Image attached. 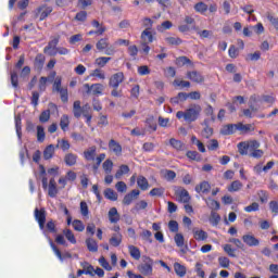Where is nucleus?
Returning <instances> with one entry per match:
<instances>
[{
	"label": "nucleus",
	"instance_id": "1",
	"mask_svg": "<svg viewBox=\"0 0 278 278\" xmlns=\"http://www.w3.org/2000/svg\"><path fill=\"white\" fill-rule=\"evenodd\" d=\"M201 105L199 104H192L189 109H187L185 112L184 111H178L176 113V118L181 121L184 118L187 121V123H194L197 118H199V114H201Z\"/></svg>",
	"mask_w": 278,
	"mask_h": 278
},
{
	"label": "nucleus",
	"instance_id": "2",
	"mask_svg": "<svg viewBox=\"0 0 278 278\" xmlns=\"http://www.w3.org/2000/svg\"><path fill=\"white\" fill-rule=\"evenodd\" d=\"M137 268L146 277L153 275V260L149 256H143V264H140Z\"/></svg>",
	"mask_w": 278,
	"mask_h": 278
},
{
	"label": "nucleus",
	"instance_id": "3",
	"mask_svg": "<svg viewBox=\"0 0 278 278\" xmlns=\"http://www.w3.org/2000/svg\"><path fill=\"white\" fill-rule=\"evenodd\" d=\"M35 220H37L41 231L45 229V223H47V211L45 208H35Z\"/></svg>",
	"mask_w": 278,
	"mask_h": 278
},
{
	"label": "nucleus",
	"instance_id": "4",
	"mask_svg": "<svg viewBox=\"0 0 278 278\" xmlns=\"http://www.w3.org/2000/svg\"><path fill=\"white\" fill-rule=\"evenodd\" d=\"M84 88L86 89L87 94H103V90L105 89L101 84H93L91 86L85 84Z\"/></svg>",
	"mask_w": 278,
	"mask_h": 278
},
{
	"label": "nucleus",
	"instance_id": "5",
	"mask_svg": "<svg viewBox=\"0 0 278 278\" xmlns=\"http://www.w3.org/2000/svg\"><path fill=\"white\" fill-rule=\"evenodd\" d=\"M54 79H55V72H52L48 77L42 76L39 80V90L41 92H45L47 90V81L49 84H53Z\"/></svg>",
	"mask_w": 278,
	"mask_h": 278
},
{
	"label": "nucleus",
	"instance_id": "6",
	"mask_svg": "<svg viewBox=\"0 0 278 278\" xmlns=\"http://www.w3.org/2000/svg\"><path fill=\"white\" fill-rule=\"evenodd\" d=\"M176 197L179 203H190V193L184 188L176 190Z\"/></svg>",
	"mask_w": 278,
	"mask_h": 278
},
{
	"label": "nucleus",
	"instance_id": "7",
	"mask_svg": "<svg viewBox=\"0 0 278 278\" xmlns=\"http://www.w3.org/2000/svg\"><path fill=\"white\" fill-rule=\"evenodd\" d=\"M124 79H125V75L123 74V72L114 74L110 79L111 88H118V86L123 84Z\"/></svg>",
	"mask_w": 278,
	"mask_h": 278
},
{
	"label": "nucleus",
	"instance_id": "8",
	"mask_svg": "<svg viewBox=\"0 0 278 278\" xmlns=\"http://www.w3.org/2000/svg\"><path fill=\"white\" fill-rule=\"evenodd\" d=\"M140 197V190L134 189L131 192L127 193L123 199L124 205H131L134 203L135 199H138Z\"/></svg>",
	"mask_w": 278,
	"mask_h": 278
},
{
	"label": "nucleus",
	"instance_id": "9",
	"mask_svg": "<svg viewBox=\"0 0 278 278\" xmlns=\"http://www.w3.org/2000/svg\"><path fill=\"white\" fill-rule=\"evenodd\" d=\"M83 116L86 118L87 125H90L92 123V108L90 104L86 103L83 105Z\"/></svg>",
	"mask_w": 278,
	"mask_h": 278
},
{
	"label": "nucleus",
	"instance_id": "10",
	"mask_svg": "<svg viewBox=\"0 0 278 278\" xmlns=\"http://www.w3.org/2000/svg\"><path fill=\"white\" fill-rule=\"evenodd\" d=\"M109 149L110 151H112V153H115L116 155H121V153H123V147L114 139H111L109 141Z\"/></svg>",
	"mask_w": 278,
	"mask_h": 278
},
{
	"label": "nucleus",
	"instance_id": "11",
	"mask_svg": "<svg viewBox=\"0 0 278 278\" xmlns=\"http://www.w3.org/2000/svg\"><path fill=\"white\" fill-rule=\"evenodd\" d=\"M187 77L188 79H190L191 81H194L195 84H201L204 80L203 75H201V72H197V71L188 72Z\"/></svg>",
	"mask_w": 278,
	"mask_h": 278
},
{
	"label": "nucleus",
	"instance_id": "12",
	"mask_svg": "<svg viewBox=\"0 0 278 278\" xmlns=\"http://www.w3.org/2000/svg\"><path fill=\"white\" fill-rule=\"evenodd\" d=\"M48 194L51 199H55V197H58V184L55 182V178H51L49 181Z\"/></svg>",
	"mask_w": 278,
	"mask_h": 278
},
{
	"label": "nucleus",
	"instance_id": "13",
	"mask_svg": "<svg viewBox=\"0 0 278 278\" xmlns=\"http://www.w3.org/2000/svg\"><path fill=\"white\" fill-rule=\"evenodd\" d=\"M242 240L248 244V247H260V240H257L253 235H244Z\"/></svg>",
	"mask_w": 278,
	"mask_h": 278
},
{
	"label": "nucleus",
	"instance_id": "14",
	"mask_svg": "<svg viewBox=\"0 0 278 278\" xmlns=\"http://www.w3.org/2000/svg\"><path fill=\"white\" fill-rule=\"evenodd\" d=\"M141 40L143 45H149L153 42V33L151 31V28H146L141 33Z\"/></svg>",
	"mask_w": 278,
	"mask_h": 278
},
{
	"label": "nucleus",
	"instance_id": "15",
	"mask_svg": "<svg viewBox=\"0 0 278 278\" xmlns=\"http://www.w3.org/2000/svg\"><path fill=\"white\" fill-rule=\"evenodd\" d=\"M238 131V124H228L224 126L220 130L223 136H231V134H236Z\"/></svg>",
	"mask_w": 278,
	"mask_h": 278
},
{
	"label": "nucleus",
	"instance_id": "16",
	"mask_svg": "<svg viewBox=\"0 0 278 278\" xmlns=\"http://www.w3.org/2000/svg\"><path fill=\"white\" fill-rule=\"evenodd\" d=\"M84 157L87 162H94V157H97V147H90L84 152Z\"/></svg>",
	"mask_w": 278,
	"mask_h": 278
},
{
	"label": "nucleus",
	"instance_id": "17",
	"mask_svg": "<svg viewBox=\"0 0 278 278\" xmlns=\"http://www.w3.org/2000/svg\"><path fill=\"white\" fill-rule=\"evenodd\" d=\"M210 190H212V186L210 185L208 181H202L200 185L195 186V192H198L200 194V192H202L203 194H207V192H210Z\"/></svg>",
	"mask_w": 278,
	"mask_h": 278
},
{
	"label": "nucleus",
	"instance_id": "18",
	"mask_svg": "<svg viewBox=\"0 0 278 278\" xmlns=\"http://www.w3.org/2000/svg\"><path fill=\"white\" fill-rule=\"evenodd\" d=\"M149 207V203L144 200L136 202L135 206L131 208L132 214H140L141 210Z\"/></svg>",
	"mask_w": 278,
	"mask_h": 278
},
{
	"label": "nucleus",
	"instance_id": "19",
	"mask_svg": "<svg viewBox=\"0 0 278 278\" xmlns=\"http://www.w3.org/2000/svg\"><path fill=\"white\" fill-rule=\"evenodd\" d=\"M184 101H188V93L186 92H179L176 97L170 99L173 105H179V103H184Z\"/></svg>",
	"mask_w": 278,
	"mask_h": 278
},
{
	"label": "nucleus",
	"instance_id": "20",
	"mask_svg": "<svg viewBox=\"0 0 278 278\" xmlns=\"http://www.w3.org/2000/svg\"><path fill=\"white\" fill-rule=\"evenodd\" d=\"M73 114H74L75 118H81V116H84L81 101H79V100L74 101Z\"/></svg>",
	"mask_w": 278,
	"mask_h": 278
},
{
	"label": "nucleus",
	"instance_id": "21",
	"mask_svg": "<svg viewBox=\"0 0 278 278\" xmlns=\"http://www.w3.org/2000/svg\"><path fill=\"white\" fill-rule=\"evenodd\" d=\"M109 242L111 247H121V242H123V235L119 232L113 233Z\"/></svg>",
	"mask_w": 278,
	"mask_h": 278
},
{
	"label": "nucleus",
	"instance_id": "22",
	"mask_svg": "<svg viewBox=\"0 0 278 278\" xmlns=\"http://www.w3.org/2000/svg\"><path fill=\"white\" fill-rule=\"evenodd\" d=\"M109 220L110 223H118V220H121V215L118 214V210H116V207L110 208Z\"/></svg>",
	"mask_w": 278,
	"mask_h": 278
},
{
	"label": "nucleus",
	"instance_id": "23",
	"mask_svg": "<svg viewBox=\"0 0 278 278\" xmlns=\"http://www.w3.org/2000/svg\"><path fill=\"white\" fill-rule=\"evenodd\" d=\"M86 244H87L88 251H90L91 253H97V251H99V244L94 239L88 238L86 240Z\"/></svg>",
	"mask_w": 278,
	"mask_h": 278
},
{
	"label": "nucleus",
	"instance_id": "24",
	"mask_svg": "<svg viewBox=\"0 0 278 278\" xmlns=\"http://www.w3.org/2000/svg\"><path fill=\"white\" fill-rule=\"evenodd\" d=\"M238 131H242V134H249V131H255V127L253 124H237Z\"/></svg>",
	"mask_w": 278,
	"mask_h": 278
},
{
	"label": "nucleus",
	"instance_id": "25",
	"mask_svg": "<svg viewBox=\"0 0 278 278\" xmlns=\"http://www.w3.org/2000/svg\"><path fill=\"white\" fill-rule=\"evenodd\" d=\"M66 166H75L77 164V155L74 153H67L64 157Z\"/></svg>",
	"mask_w": 278,
	"mask_h": 278
},
{
	"label": "nucleus",
	"instance_id": "26",
	"mask_svg": "<svg viewBox=\"0 0 278 278\" xmlns=\"http://www.w3.org/2000/svg\"><path fill=\"white\" fill-rule=\"evenodd\" d=\"M110 39L109 38H102L100 39L97 43H96V49H98V51H105V49H108L109 45H110Z\"/></svg>",
	"mask_w": 278,
	"mask_h": 278
},
{
	"label": "nucleus",
	"instance_id": "27",
	"mask_svg": "<svg viewBox=\"0 0 278 278\" xmlns=\"http://www.w3.org/2000/svg\"><path fill=\"white\" fill-rule=\"evenodd\" d=\"M193 238H195L199 241L207 240V232H205L204 230H201L199 228H195V229H193Z\"/></svg>",
	"mask_w": 278,
	"mask_h": 278
},
{
	"label": "nucleus",
	"instance_id": "28",
	"mask_svg": "<svg viewBox=\"0 0 278 278\" xmlns=\"http://www.w3.org/2000/svg\"><path fill=\"white\" fill-rule=\"evenodd\" d=\"M128 251L132 260H140L141 254L140 249H138V247L128 245Z\"/></svg>",
	"mask_w": 278,
	"mask_h": 278
},
{
	"label": "nucleus",
	"instance_id": "29",
	"mask_svg": "<svg viewBox=\"0 0 278 278\" xmlns=\"http://www.w3.org/2000/svg\"><path fill=\"white\" fill-rule=\"evenodd\" d=\"M242 184L240 180H235L228 186V192H240L242 190Z\"/></svg>",
	"mask_w": 278,
	"mask_h": 278
},
{
	"label": "nucleus",
	"instance_id": "30",
	"mask_svg": "<svg viewBox=\"0 0 278 278\" xmlns=\"http://www.w3.org/2000/svg\"><path fill=\"white\" fill-rule=\"evenodd\" d=\"M53 153H55V146L50 144L43 151V159L51 160L53 157Z\"/></svg>",
	"mask_w": 278,
	"mask_h": 278
},
{
	"label": "nucleus",
	"instance_id": "31",
	"mask_svg": "<svg viewBox=\"0 0 278 278\" xmlns=\"http://www.w3.org/2000/svg\"><path fill=\"white\" fill-rule=\"evenodd\" d=\"M137 186L140 190H149V180H147L144 176H139L137 179Z\"/></svg>",
	"mask_w": 278,
	"mask_h": 278
},
{
	"label": "nucleus",
	"instance_id": "32",
	"mask_svg": "<svg viewBox=\"0 0 278 278\" xmlns=\"http://www.w3.org/2000/svg\"><path fill=\"white\" fill-rule=\"evenodd\" d=\"M174 270H175L176 275H178V277H186V266H184L179 263H175Z\"/></svg>",
	"mask_w": 278,
	"mask_h": 278
},
{
	"label": "nucleus",
	"instance_id": "33",
	"mask_svg": "<svg viewBox=\"0 0 278 278\" xmlns=\"http://www.w3.org/2000/svg\"><path fill=\"white\" fill-rule=\"evenodd\" d=\"M162 175L166 181H173L175 177H177V173L170 169H164L162 170Z\"/></svg>",
	"mask_w": 278,
	"mask_h": 278
},
{
	"label": "nucleus",
	"instance_id": "34",
	"mask_svg": "<svg viewBox=\"0 0 278 278\" xmlns=\"http://www.w3.org/2000/svg\"><path fill=\"white\" fill-rule=\"evenodd\" d=\"M104 197L105 199H109V201H117L118 200V194L111 188L105 189L104 191Z\"/></svg>",
	"mask_w": 278,
	"mask_h": 278
},
{
	"label": "nucleus",
	"instance_id": "35",
	"mask_svg": "<svg viewBox=\"0 0 278 278\" xmlns=\"http://www.w3.org/2000/svg\"><path fill=\"white\" fill-rule=\"evenodd\" d=\"M63 235L65 236L66 240L71 242V244H77V239H75V235L73 233V230L65 229L63 230Z\"/></svg>",
	"mask_w": 278,
	"mask_h": 278
},
{
	"label": "nucleus",
	"instance_id": "36",
	"mask_svg": "<svg viewBox=\"0 0 278 278\" xmlns=\"http://www.w3.org/2000/svg\"><path fill=\"white\" fill-rule=\"evenodd\" d=\"M39 12H41L40 21H45V18H47V16H49V14H51L53 12V8H51V7H41L39 9Z\"/></svg>",
	"mask_w": 278,
	"mask_h": 278
},
{
	"label": "nucleus",
	"instance_id": "37",
	"mask_svg": "<svg viewBox=\"0 0 278 278\" xmlns=\"http://www.w3.org/2000/svg\"><path fill=\"white\" fill-rule=\"evenodd\" d=\"M165 42H167V45H172L174 47H179V45H181V42H184V40H181V38H179V37H166Z\"/></svg>",
	"mask_w": 278,
	"mask_h": 278
},
{
	"label": "nucleus",
	"instance_id": "38",
	"mask_svg": "<svg viewBox=\"0 0 278 278\" xmlns=\"http://www.w3.org/2000/svg\"><path fill=\"white\" fill-rule=\"evenodd\" d=\"M169 144L170 147H173V149H175L176 151H184V143L175 138H172L169 140Z\"/></svg>",
	"mask_w": 278,
	"mask_h": 278
},
{
	"label": "nucleus",
	"instance_id": "39",
	"mask_svg": "<svg viewBox=\"0 0 278 278\" xmlns=\"http://www.w3.org/2000/svg\"><path fill=\"white\" fill-rule=\"evenodd\" d=\"M206 205L210 210H220V203L212 198L206 200Z\"/></svg>",
	"mask_w": 278,
	"mask_h": 278
},
{
	"label": "nucleus",
	"instance_id": "40",
	"mask_svg": "<svg viewBox=\"0 0 278 278\" xmlns=\"http://www.w3.org/2000/svg\"><path fill=\"white\" fill-rule=\"evenodd\" d=\"M56 149H62V151H68V149H71V143L66 139L58 140Z\"/></svg>",
	"mask_w": 278,
	"mask_h": 278
},
{
	"label": "nucleus",
	"instance_id": "41",
	"mask_svg": "<svg viewBox=\"0 0 278 278\" xmlns=\"http://www.w3.org/2000/svg\"><path fill=\"white\" fill-rule=\"evenodd\" d=\"M210 223L213 225V227L218 226V223H220V215L218 213L212 211L211 217H210Z\"/></svg>",
	"mask_w": 278,
	"mask_h": 278
},
{
	"label": "nucleus",
	"instance_id": "42",
	"mask_svg": "<svg viewBox=\"0 0 278 278\" xmlns=\"http://www.w3.org/2000/svg\"><path fill=\"white\" fill-rule=\"evenodd\" d=\"M228 55L229 58H232L233 60H236V58L240 55V48H237L236 46L231 45L228 50Z\"/></svg>",
	"mask_w": 278,
	"mask_h": 278
},
{
	"label": "nucleus",
	"instance_id": "43",
	"mask_svg": "<svg viewBox=\"0 0 278 278\" xmlns=\"http://www.w3.org/2000/svg\"><path fill=\"white\" fill-rule=\"evenodd\" d=\"M248 142V151L249 153H253V151L260 149V141L257 140H250Z\"/></svg>",
	"mask_w": 278,
	"mask_h": 278
},
{
	"label": "nucleus",
	"instance_id": "44",
	"mask_svg": "<svg viewBox=\"0 0 278 278\" xmlns=\"http://www.w3.org/2000/svg\"><path fill=\"white\" fill-rule=\"evenodd\" d=\"M238 150L240 155H249V144L248 142L238 143Z\"/></svg>",
	"mask_w": 278,
	"mask_h": 278
},
{
	"label": "nucleus",
	"instance_id": "45",
	"mask_svg": "<svg viewBox=\"0 0 278 278\" xmlns=\"http://www.w3.org/2000/svg\"><path fill=\"white\" fill-rule=\"evenodd\" d=\"M102 168L106 173V175H110V173H112V168H114V163L112 162V160H106L102 164Z\"/></svg>",
	"mask_w": 278,
	"mask_h": 278
},
{
	"label": "nucleus",
	"instance_id": "46",
	"mask_svg": "<svg viewBox=\"0 0 278 278\" xmlns=\"http://www.w3.org/2000/svg\"><path fill=\"white\" fill-rule=\"evenodd\" d=\"M71 124L68 119V115H63L60 121V127L63 131H66L68 129V125Z\"/></svg>",
	"mask_w": 278,
	"mask_h": 278
},
{
	"label": "nucleus",
	"instance_id": "47",
	"mask_svg": "<svg viewBox=\"0 0 278 278\" xmlns=\"http://www.w3.org/2000/svg\"><path fill=\"white\" fill-rule=\"evenodd\" d=\"M176 64H177V66H188V65L192 64V61H190V59H188L187 56H179L176 60Z\"/></svg>",
	"mask_w": 278,
	"mask_h": 278
},
{
	"label": "nucleus",
	"instance_id": "48",
	"mask_svg": "<svg viewBox=\"0 0 278 278\" xmlns=\"http://www.w3.org/2000/svg\"><path fill=\"white\" fill-rule=\"evenodd\" d=\"M46 134H45V127L37 126V140L38 142H45Z\"/></svg>",
	"mask_w": 278,
	"mask_h": 278
},
{
	"label": "nucleus",
	"instance_id": "49",
	"mask_svg": "<svg viewBox=\"0 0 278 278\" xmlns=\"http://www.w3.org/2000/svg\"><path fill=\"white\" fill-rule=\"evenodd\" d=\"M73 228L75 229V231H84V229H86V226L84 225V223L79 219H75L73 223Z\"/></svg>",
	"mask_w": 278,
	"mask_h": 278
},
{
	"label": "nucleus",
	"instance_id": "50",
	"mask_svg": "<svg viewBox=\"0 0 278 278\" xmlns=\"http://www.w3.org/2000/svg\"><path fill=\"white\" fill-rule=\"evenodd\" d=\"M223 249H224L225 253H227V255H228L229 257H237V255H236V249L231 248V244H225V245L223 247Z\"/></svg>",
	"mask_w": 278,
	"mask_h": 278
},
{
	"label": "nucleus",
	"instance_id": "51",
	"mask_svg": "<svg viewBox=\"0 0 278 278\" xmlns=\"http://www.w3.org/2000/svg\"><path fill=\"white\" fill-rule=\"evenodd\" d=\"M187 157H189V160H193L194 162H201V154H199L197 151H188Z\"/></svg>",
	"mask_w": 278,
	"mask_h": 278
},
{
	"label": "nucleus",
	"instance_id": "52",
	"mask_svg": "<svg viewBox=\"0 0 278 278\" xmlns=\"http://www.w3.org/2000/svg\"><path fill=\"white\" fill-rule=\"evenodd\" d=\"M194 29L197 31V35L200 36V38H210L212 36L211 30H207V29L201 30L198 27H194Z\"/></svg>",
	"mask_w": 278,
	"mask_h": 278
},
{
	"label": "nucleus",
	"instance_id": "53",
	"mask_svg": "<svg viewBox=\"0 0 278 278\" xmlns=\"http://www.w3.org/2000/svg\"><path fill=\"white\" fill-rule=\"evenodd\" d=\"M56 92H59V94L61 97V101L63 103H68V89L63 88V89H61V90H59Z\"/></svg>",
	"mask_w": 278,
	"mask_h": 278
},
{
	"label": "nucleus",
	"instance_id": "54",
	"mask_svg": "<svg viewBox=\"0 0 278 278\" xmlns=\"http://www.w3.org/2000/svg\"><path fill=\"white\" fill-rule=\"evenodd\" d=\"M218 264L222 268H229L230 261L227 256H219Z\"/></svg>",
	"mask_w": 278,
	"mask_h": 278
},
{
	"label": "nucleus",
	"instance_id": "55",
	"mask_svg": "<svg viewBox=\"0 0 278 278\" xmlns=\"http://www.w3.org/2000/svg\"><path fill=\"white\" fill-rule=\"evenodd\" d=\"M257 211H260V204L257 202H254L244 207V212H248V214H251V212H257Z\"/></svg>",
	"mask_w": 278,
	"mask_h": 278
},
{
	"label": "nucleus",
	"instance_id": "56",
	"mask_svg": "<svg viewBox=\"0 0 278 278\" xmlns=\"http://www.w3.org/2000/svg\"><path fill=\"white\" fill-rule=\"evenodd\" d=\"M194 10L195 12H200L201 14H203V12H207V4H205V2H198L194 5Z\"/></svg>",
	"mask_w": 278,
	"mask_h": 278
},
{
	"label": "nucleus",
	"instance_id": "57",
	"mask_svg": "<svg viewBox=\"0 0 278 278\" xmlns=\"http://www.w3.org/2000/svg\"><path fill=\"white\" fill-rule=\"evenodd\" d=\"M49 118H51V111L49 110L43 111L39 116L40 123H48Z\"/></svg>",
	"mask_w": 278,
	"mask_h": 278
},
{
	"label": "nucleus",
	"instance_id": "58",
	"mask_svg": "<svg viewBox=\"0 0 278 278\" xmlns=\"http://www.w3.org/2000/svg\"><path fill=\"white\" fill-rule=\"evenodd\" d=\"M174 240L176 242V245L178 248H182L184 244H185V239H184V235L181 233H176L175 237H174Z\"/></svg>",
	"mask_w": 278,
	"mask_h": 278
},
{
	"label": "nucleus",
	"instance_id": "59",
	"mask_svg": "<svg viewBox=\"0 0 278 278\" xmlns=\"http://www.w3.org/2000/svg\"><path fill=\"white\" fill-rule=\"evenodd\" d=\"M35 65L37 66V68H42V66H45V55L38 54L35 58Z\"/></svg>",
	"mask_w": 278,
	"mask_h": 278
},
{
	"label": "nucleus",
	"instance_id": "60",
	"mask_svg": "<svg viewBox=\"0 0 278 278\" xmlns=\"http://www.w3.org/2000/svg\"><path fill=\"white\" fill-rule=\"evenodd\" d=\"M15 129H16V135L18 139L21 140V115H15Z\"/></svg>",
	"mask_w": 278,
	"mask_h": 278
},
{
	"label": "nucleus",
	"instance_id": "61",
	"mask_svg": "<svg viewBox=\"0 0 278 278\" xmlns=\"http://www.w3.org/2000/svg\"><path fill=\"white\" fill-rule=\"evenodd\" d=\"M164 195V188H153L150 191V197H163Z\"/></svg>",
	"mask_w": 278,
	"mask_h": 278
},
{
	"label": "nucleus",
	"instance_id": "62",
	"mask_svg": "<svg viewBox=\"0 0 278 278\" xmlns=\"http://www.w3.org/2000/svg\"><path fill=\"white\" fill-rule=\"evenodd\" d=\"M110 60H112V58L101 56L96 60V64H98V66L103 67V66H105V64H108V62H110Z\"/></svg>",
	"mask_w": 278,
	"mask_h": 278
},
{
	"label": "nucleus",
	"instance_id": "63",
	"mask_svg": "<svg viewBox=\"0 0 278 278\" xmlns=\"http://www.w3.org/2000/svg\"><path fill=\"white\" fill-rule=\"evenodd\" d=\"M99 264H100V266H102V268H104V270H109V271L112 270L110 263L103 256H101L99 258Z\"/></svg>",
	"mask_w": 278,
	"mask_h": 278
},
{
	"label": "nucleus",
	"instance_id": "64",
	"mask_svg": "<svg viewBox=\"0 0 278 278\" xmlns=\"http://www.w3.org/2000/svg\"><path fill=\"white\" fill-rule=\"evenodd\" d=\"M80 214L81 216H88L89 214L88 203H86V201L80 202Z\"/></svg>",
	"mask_w": 278,
	"mask_h": 278
}]
</instances>
